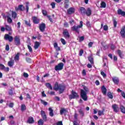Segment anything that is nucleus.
<instances>
[{
	"mask_svg": "<svg viewBox=\"0 0 125 125\" xmlns=\"http://www.w3.org/2000/svg\"><path fill=\"white\" fill-rule=\"evenodd\" d=\"M66 89V85L62 84H58V82H56L54 87V90L56 91L59 90V94H62Z\"/></svg>",
	"mask_w": 125,
	"mask_h": 125,
	"instance_id": "obj_1",
	"label": "nucleus"
},
{
	"mask_svg": "<svg viewBox=\"0 0 125 125\" xmlns=\"http://www.w3.org/2000/svg\"><path fill=\"white\" fill-rule=\"evenodd\" d=\"M83 89H81L80 92V96L84 101H87V92L89 91L88 88L86 86L83 87Z\"/></svg>",
	"mask_w": 125,
	"mask_h": 125,
	"instance_id": "obj_2",
	"label": "nucleus"
},
{
	"mask_svg": "<svg viewBox=\"0 0 125 125\" xmlns=\"http://www.w3.org/2000/svg\"><path fill=\"white\" fill-rule=\"evenodd\" d=\"M83 21H81L80 22V25H74L73 26L71 27V30L72 32H75L77 34H80V29L83 28Z\"/></svg>",
	"mask_w": 125,
	"mask_h": 125,
	"instance_id": "obj_3",
	"label": "nucleus"
},
{
	"mask_svg": "<svg viewBox=\"0 0 125 125\" xmlns=\"http://www.w3.org/2000/svg\"><path fill=\"white\" fill-rule=\"evenodd\" d=\"M71 94L69 95V98L70 100H72V99H76V98H79L80 96L76 91L72 90L71 92Z\"/></svg>",
	"mask_w": 125,
	"mask_h": 125,
	"instance_id": "obj_4",
	"label": "nucleus"
},
{
	"mask_svg": "<svg viewBox=\"0 0 125 125\" xmlns=\"http://www.w3.org/2000/svg\"><path fill=\"white\" fill-rule=\"evenodd\" d=\"M63 68H64V63L63 62H60L58 65L55 66V70L56 71H61L63 70Z\"/></svg>",
	"mask_w": 125,
	"mask_h": 125,
	"instance_id": "obj_5",
	"label": "nucleus"
},
{
	"mask_svg": "<svg viewBox=\"0 0 125 125\" xmlns=\"http://www.w3.org/2000/svg\"><path fill=\"white\" fill-rule=\"evenodd\" d=\"M14 43L15 45L19 46L21 44V42L20 41V37L19 36H15L14 37Z\"/></svg>",
	"mask_w": 125,
	"mask_h": 125,
	"instance_id": "obj_6",
	"label": "nucleus"
},
{
	"mask_svg": "<svg viewBox=\"0 0 125 125\" xmlns=\"http://www.w3.org/2000/svg\"><path fill=\"white\" fill-rule=\"evenodd\" d=\"M4 39L5 41H9L10 42H13V37L9 35V34H5L4 36Z\"/></svg>",
	"mask_w": 125,
	"mask_h": 125,
	"instance_id": "obj_7",
	"label": "nucleus"
},
{
	"mask_svg": "<svg viewBox=\"0 0 125 125\" xmlns=\"http://www.w3.org/2000/svg\"><path fill=\"white\" fill-rule=\"evenodd\" d=\"M15 9L16 11H24L25 10V7H24L23 4H20L18 7H15Z\"/></svg>",
	"mask_w": 125,
	"mask_h": 125,
	"instance_id": "obj_8",
	"label": "nucleus"
},
{
	"mask_svg": "<svg viewBox=\"0 0 125 125\" xmlns=\"http://www.w3.org/2000/svg\"><path fill=\"white\" fill-rule=\"evenodd\" d=\"M41 115L42 119V121H43L44 122H46L47 121V117L46 116L45 112L43 110H41Z\"/></svg>",
	"mask_w": 125,
	"mask_h": 125,
	"instance_id": "obj_9",
	"label": "nucleus"
},
{
	"mask_svg": "<svg viewBox=\"0 0 125 125\" xmlns=\"http://www.w3.org/2000/svg\"><path fill=\"white\" fill-rule=\"evenodd\" d=\"M45 28H46L45 23H42L39 24V30H40L41 32H44L45 30Z\"/></svg>",
	"mask_w": 125,
	"mask_h": 125,
	"instance_id": "obj_10",
	"label": "nucleus"
},
{
	"mask_svg": "<svg viewBox=\"0 0 125 125\" xmlns=\"http://www.w3.org/2000/svg\"><path fill=\"white\" fill-rule=\"evenodd\" d=\"M112 108L114 112H115V113H118V112L120 111V108L119 107V105H118V104H112Z\"/></svg>",
	"mask_w": 125,
	"mask_h": 125,
	"instance_id": "obj_11",
	"label": "nucleus"
},
{
	"mask_svg": "<svg viewBox=\"0 0 125 125\" xmlns=\"http://www.w3.org/2000/svg\"><path fill=\"white\" fill-rule=\"evenodd\" d=\"M63 35L65 39H70V34L67 29H65L63 31Z\"/></svg>",
	"mask_w": 125,
	"mask_h": 125,
	"instance_id": "obj_12",
	"label": "nucleus"
},
{
	"mask_svg": "<svg viewBox=\"0 0 125 125\" xmlns=\"http://www.w3.org/2000/svg\"><path fill=\"white\" fill-rule=\"evenodd\" d=\"M75 10L74 7H70L67 10V14L69 15L73 14V13H75Z\"/></svg>",
	"mask_w": 125,
	"mask_h": 125,
	"instance_id": "obj_13",
	"label": "nucleus"
},
{
	"mask_svg": "<svg viewBox=\"0 0 125 125\" xmlns=\"http://www.w3.org/2000/svg\"><path fill=\"white\" fill-rule=\"evenodd\" d=\"M91 13H92V11H91V9L90 8H87L85 12V15L86 16H90L91 15Z\"/></svg>",
	"mask_w": 125,
	"mask_h": 125,
	"instance_id": "obj_14",
	"label": "nucleus"
},
{
	"mask_svg": "<svg viewBox=\"0 0 125 125\" xmlns=\"http://www.w3.org/2000/svg\"><path fill=\"white\" fill-rule=\"evenodd\" d=\"M112 82H113L114 84L118 85V84H119V83H120V80L118 77H115L112 78Z\"/></svg>",
	"mask_w": 125,
	"mask_h": 125,
	"instance_id": "obj_15",
	"label": "nucleus"
},
{
	"mask_svg": "<svg viewBox=\"0 0 125 125\" xmlns=\"http://www.w3.org/2000/svg\"><path fill=\"white\" fill-rule=\"evenodd\" d=\"M120 34L123 38L125 37V25H124L121 29Z\"/></svg>",
	"mask_w": 125,
	"mask_h": 125,
	"instance_id": "obj_16",
	"label": "nucleus"
},
{
	"mask_svg": "<svg viewBox=\"0 0 125 125\" xmlns=\"http://www.w3.org/2000/svg\"><path fill=\"white\" fill-rule=\"evenodd\" d=\"M32 20L34 24H39V23H40V19H39L37 17L34 16L32 17Z\"/></svg>",
	"mask_w": 125,
	"mask_h": 125,
	"instance_id": "obj_17",
	"label": "nucleus"
},
{
	"mask_svg": "<svg viewBox=\"0 0 125 125\" xmlns=\"http://www.w3.org/2000/svg\"><path fill=\"white\" fill-rule=\"evenodd\" d=\"M86 9H85V8L83 7H80V12H81V14L82 15H85V11Z\"/></svg>",
	"mask_w": 125,
	"mask_h": 125,
	"instance_id": "obj_18",
	"label": "nucleus"
},
{
	"mask_svg": "<svg viewBox=\"0 0 125 125\" xmlns=\"http://www.w3.org/2000/svg\"><path fill=\"white\" fill-rule=\"evenodd\" d=\"M27 123L29 124H34L35 123V120H34V118L32 117H29L27 121Z\"/></svg>",
	"mask_w": 125,
	"mask_h": 125,
	"instance_id": "obj_19",
	"label": "nucleus"
},
{
	"mask_svg": "<svg viewBox=\"0 0 125 125\" xmlns=\"http://www.w3.org/2000/svg\"><path fill=\"white\" fill-rule=\"evenodd\" d=\"M54 47L55 48L56 51H60L61 50V48L60 47L58 46V43L57 42H55L53 44Z\"/></svg>",
	"mask_w": 125,
	"mask_h": 125,
	"instance_id": "obj_20",
	"label": "nucleus"
},
{
	"mask_svg": "<svg viewBox=\"0 0 125 125\" xmlns=\"http://www.w3.org/2000/svg\"><path fill=\"white\" fill-rule=\"evenodd\" d=\"M101 89L103 94H104V95H106L107 94V89H106V87H105L104 85H103Z\"/></svg>",
	"mask_w": 125,
	"mask_h": 125,
	"instance_id": "obj_21",
	"label": "nucleus"
},
{
	"mask_svg": "<svg viewBox=\"0 0 125 125\" xmlns=\"http://www.w3.org/2000/svg\"><path fill=\"white\" fill-rule=\"evenodd\" d=\"M117 13L119 15H121L122 16H125V12L123 11L122 9H119L117 11Z\"/></svg>",
	"mask_w": 125,
	"mask_h": 125,
	"instance_id": "obj_22",
	"label": "nucleus"
},
{
	"mask_svg": "<svg viewBox=\"0 0 125 125\" xmlns=\"http://www.w3.org/2000/svg\"><path fill=\"white\" fill-rule=\"evenodd\" d=\"M68 113V110L64 108H62L60 110V115H63V114H66Z\"/></svg>",
	"mask_w": 125,
	"mask_h": 125,
	"instance_id": "obj_23",
	"label": "nucleus"
},
{
	"mask_svg": "<svg viewBox=\"0 0 125 125\" xmlns=\"http://www.w3.org/2000/svg\"><path fill=\"white\" fill-rule=\"evenodd\" d=\"M14 65V60H12L11 59V60L8 62V66H9V67H13Z\"/></svg>",
	"mask_w": 125,
	"mask_h": 125,
	"instance_id": "obj_24",
	"label": "nucleus"
},
{
	"mask_svg": "<svg viewBox=\"0 0 125 125\" xmlns=\"http://www.w3.org/2000/svg\"><path fill=\"white\" fill-rule=\"evenodd\" d=\"M5 30L8 32H12V28H11V26L8 25H5Z\"/></svg>",
	"mask_w": 125,
	"mask_h": 125,
	"instance_id": "obj_25",
	"label": "nucleus"
},
{
	"mask_svg": "<svg viewBox=\"0 0 125 125\" xmlns=\"http://www.w3.org/2000/svg\"><path fill=\"white\" fill-rule=\"evenodd\" d=\"M4 17H5V18H7V22L9 23L10 24L12 23V19H11V18H10L9 16H4Z\"/></svg>",
	"mask_w": 125,
	"mask_h": 125,
	"instance_id": "obj_26",
	"label": "nucleus"
},
{
	"mask_svg": "<svg viewBox=\"0 0 125 125\" xmlns=\"http://www.w3.org/2000/svg\"><path fill=\"white\" fill-rule=\"evenodd\" d=\"M49 111H50L49 113V116H50V117H53V116H54V113H53V109H52L51 107H49Z\"/></svg>",
	"mask_w": 125,
	"mask_h": 125,
	"instance_id": "obj_27",
	"label": "nucleus"
},
{
	"mask_svg": "<svg viewBox=\"0 0 125 125\" xmlns=\"http://www.w3.org/2000/svg\"><path fill=\"white\" fill-rule=\"evenodd\" d=\"M88 60L91 64H94V62H93V57H92V56H89L88 57Z\"/></svg>",
	"mask_w": 125,
	"mask_h": 125,
	"instance_id": "obj_28",
	"label": "nucleus"
},
{
	"mask_svg": "<svg viewBox=\"0 0 125 125\" xmlns=\"http://www.w3.org/2000/svg\"><path fill=\"white\" fill-rule=\"evenodd\" d=\"M12 17L14 19H16L17 17V13L15 11H12Z\"/></svg>",
	"mask_w": 125,
	"mask_h": 125,
	"instance_id": "obj_29",
	"label": "nucleus"
},
{
	"mask_svg": "<svg viewBox=\"0 0 125 125\" xmlns=\"http://www.w3.org/2000/svg\"><path fill=\"white\" fill-rule=\"evenodd\" d=\"M78 112L82 117H84V112H83L82 108L79 109Z\"/></svg>",
	"mask_w": 125,
	"mask_h": 125,
	"instance_id": "obj_30",
	"label": "nucleus"
},
{
	"mask_svg": "<svg viewBox=\"0 0 125 125\" xmlns=\"http://www.w3.org/2000/svg\"><path fill=\"white\" fill-rule=\"evenodd\" d=\"M34 47L35 49H38V48H39V47H40V42H35Z\"/></svg>",
	"mask_w": 125,
	"mask_h": 125,
	"instance_id": "obj_31",
	"label": "nucleus"
},
{
	"mask_svg": "<svg viewBox=\"0 0 125 125\" xmlns=\"http://www.w3.org/2000/svg\"><path fill=\"white\" fill-rule=\"evenodd\" d=\"M117 53L119 56V57H120V58H123V52H122V51L120 49L117 50Z\"/></svg>",
	"mask_w": 125,
	"mask_h": 125,
	"instance_id": "obj_32",
	"label": "nucleus"
},
{
	"mask_svg": "<svg viewBox=\"0 0 125 125\" xmlns=\"http://www.w3.org/2000/svg\"><path fill=\"white\" fill-rule=\"evenodd\" d=\"M45 85L47 88H49V89L52 90V86L51 85L50 83H46Z\"/></svg>",
	"mask_w": 125,
	"mask_h": 125,
	"instance_id": "obj_33",
	"label": "nucleus"
},
{
	"mask_svg": "<svg viewBox=\"0 0 125 125\" xmlns=\"http://www.w3.org/2000/svg\"><path fill=\"white\" fill-rule=\"evenodd\" d=\"M107 96L110 99H113V94H112L111 92H108L107 93Z\"/></svg>",
	"mask_w": 125,
	"mask_h": 125,
	"instance_id": "obj_34",
	"label": "nucleus"
},
{
	"mask_svg": "<svg viewBox=\"0 0 125 125\" xmlns=\"http://www.w3.org/2000/svg\"><path fill=\"white\" fill-rule=\"evenodd\" d=\"M101 7H102V8H105L106 7V2L102 1L101 3Z\"/></svg>",
	"mask_w": 125,
	"mask_h": 125,
	"instance_id": "obj_35",
	"label": "nucleus"
},
{
	"mask_svg": "<svg viewBox=\"0 0 125 125\" xmlns=\"http://www.w3.org/2000/svg\"><path fill=\"white\" fill-rule=\"evenodd\" d=\"M120 110L124 114H125V106H123V105H121L120 106Z\"/></svg>",
	"mask_w": 125,
	"mask_h": 125,
	"instance_id": "obj_36",
	"label": "nucleus"
},
{
	"mask_svg": "<svg viewBox=\"0 0 125 125\" xmlns=\"http://www.w3.org/2000/svg\"><path fill=\"white\" fill-rule=\"evenodd\" d=\"M42 14H43V16H48L49 15H47V11L45 10H42Z\"/></svg>",
	"mask_w": 125,
	"mask_h": 125,
	"instance_id": "obj_37",
	"label": "nucleus"
},
{
	"mask_svg": "<svg viewBox=\"0 0 125 125\" xmlns=\"http://www.w3.org/2000/svg\"><path fill=\"white\" fill-rule=\"evenodd\" d=\"M24 24H25V25H26V26H28V27H31V24L30 23V20L28 21L26 20H24Z\"/></svg>",
	"mask_w": 125,
	"mask_h": 125,
	"instance_id": "obj_38",
	"label": "nucleus"
},
{
	"mask_svg": "<svg viewBox=\"0 0 125 125\" xmlns=\"http://www.w3.org/2000/svg\"><path fill=\"white\" fill-rule=\"evenodd\" d=\"M26 13H28L29 12V2H26Z\"/></svg>",
	"mask_w": 125,
	"mask_h": 125,
	"instance_id": "obj_39",
	"label": "nucleus"
},
{
	"mask_svg": "<svg viewBox=\"0 0 125 125\" xmlns=\"http://www.w3.org/2000/svg\"><path fill=\"white\" fill-rule=\"evenodd\" d=\"M19 59V53H18L15 56L14 59L16 61H18Z\"/></svg>",
	"mask_w": 125,
	"mask_h": 125,
	"instance_id": "obj_40",
	"label": "nucleus"
},
{
	"mask_svg": "<svg viewBox=\"0 0 125 125\" xmlns=\"http://www.w3.org/2000/svg\"><path fill=\"white\" fill-rule=\"evenodd\" d=\"M26 110V105L25 104H21V111H25Z\"/></svg>",
	"mask_w": 125,
	"mask_h": 125,
	"instance_id": "obj_41",
	"label": "nucleus"
},
{
	"mask_svg": "<svg viewBox=\"0 0 125 125\" xmlns=\"http://www.w3.org/2000/svg\"><path fill=\"white\" fill-rule=\"evenodd\" d=\"M43 120L40 119L38 121V125H43Z\"/></svg>",
	"mask_w": 125,
	"mask_h": 125,
	"instance_id": "obj_42",
	"label": "nucleus"
},
{
	"mask_svg": "<svg viewBox=\"0 0 125 125\" xmlns=\"http://www.w3.org/2000/svg\"><path fill=\"white\" fill-rule=\"evenodd\" d=\"M113 26L114 28H117V24H118V22L116 21L115 19H113Z\"/></svg>",
	"mask_w": 125,
	"mask_h": 125,
	"instance_id": "obj_43",
	"label": "nucleus"
},
{
	"mask_svg": "<svg viewBox=\"0 0 125 125\" xmlns=\"http://www.w3.org/2000/svg\"><path fill=\"white\" fill-rule=\"evenodd\" d=\"M41 102L42 104H43L44 106H46L47 105V102L43 101V100H41Z\"/></svg>",
	"mask_w": 125,
	"mask_h": 125,
	"instance_id": "obj_44",
	"label": "nucleus"
},
{
	"mask_svg": "<svg viewBox=\"0 0 125 125\" xmlns=\"http://www.w3.org/2000/svg\"><path fill=\"white\" fill-rule=\"evenodd\" d=\"M61 42L63 45H65V44H66V41H65V39L63 38L61 39Z\"/></svg>",
	"mask_w": 125,
	"mask_h": 125,
	"instance_id": "obj_45",
	"label": "nucleus"
},
{
	"mask_svg": "<svg viewBox=\"0 0 125 125\" xmlns=\"http://www.w3.org/2000/svg\"><path fill=\"white\" fill-rule=\"evenodd\" d=\"M86 25L88 28H91V25L90 24V22L89 21H87L86 22Z\"/></svg>",
	"mask_w": 125,
	"mask_h": 125,
	"instance_id": "obj_46",
	"label": "nucleus"
},
{
	"mask_svg": "<svg viewBox=\"0 0 125 125\" xmlns=\"http://www.w3.org/2000/svg\"><path fill=\"white\" fill-rule=\"evenodd\" d=\"M0 70H4V69H5V66H4V65L0 63Z\"/></svg>",
	"mask_w": 125,
	"mask_h": 125,
	"instance_id": "obj_47",
	"label": "nucleus"
},
{
	"mask_svg": "<svg viewBox=\"0 0 125 125\" xmlns=\"http://www.w3.org/2000/svg\"><path fill=\"white\" fill-rule=\"evenodd\" d=\"M47 18H48L49 21L51 22V23H53V20H52V18H51V16L49 15V16H47Z\"/></svg>",
	"mask_w": 125,
	"mask_h": 125,
	"instance_id": "obj_48",
	"label": "nucleus"
},
{
	"mask_svg": "<svg viewBox=\"0 0 125 125\" xmlns=\"http://www.w3.org/2000/svg\"><path fill=\"white\" fill-rule=\"evenodd\" d=\"M27 47L29 49V52H33V48L29 45H27Z\"/></svg>",
	"mask_w": 125,
	"mask_h": 125,
	"instance_id": "obj_49",
	"label": "nucleus"
},
{
	"mask_svg": "<svg viewBox=\"0 0 125 125\" xmlns=\"http://www.w3.org/2000/svg\"><path fill=\"white\" fill-rule=\"evenodd\" d=\"M74 119L75 120V121H78V113H74Z\"/></svg>",
	"mask_w": 125,
	"mask_h": 125,
	"instance_id": "obj_50",
	"label": "nucleus"
},
{
	"mask_svg": "<svg viewBox=\"0 0 125 125\" xmlns=\"http://www.w3.org/2000/svg\"><path fill=\"white\" fill-rule=\"evenodd\" d=\"M83 41H84V36H81L79 38V42H83Z\"/></svg>",
	"mask_w": 125,
	"mask_h": 125,
	"instance_id": "obj_51",
	"label": "nucleus"
},
{
	"mask_svg": "<svg viewBox=\"0 0 125 125\" xmlns=\"http://www.w3.org/2000/svg\"><path fill=\"white\" fill-rule=\"evenodd\" d=\"M26 61L27 62V63H31V62H32V59H31L30 58H27L26 59Z\"/></svg>",
	"mask_w": 125,
	"mask_h": 125,
	"instance_id": "obj_52",
	"label": "nucleus"
},
{
	"mask_svg": "<svg viewBox=\"0 0 125 125\" xmlns=\"http://www.w3.org/2000/svg\"><path fill=\"white\" fill-rule=\"evenodd\" d=\"M64 7L67 9L69 7V3H64Z\"/></svg>",
	"mask_w": 125,
	"mask_h": 125,
	"instance_id": "obj_53",
	"label": "nucleus"
},
{
	"mask_svg": "<svg viewBox=\"0 0 125 125\" xmlns=\"http://www.w3.org/2000/svg\"><path fill=\"white\" fill-rule=\"evenodd\" d=\"M92 45H93V42H90L88 44V46L89 48H90V47H92Z\"/></svg>",
	"mask_w": 125,
	"mask_h": 125,
	"instance_id": "obj_54",
	"label": "nucleus"
},
{
	"mask_svg": "<svg viewBox=\"0 0 125 125\" xmlns=\"http://www.w3.org/2000/svg\"><path fill=\"white\" fill-rule=\"evenodd\" d=\"M101 75L103 76L104 78H105L106 77V73L104 72V71L101 72Z\"/></svg>",
	"mask_w": 125,
	"mask_h": 125,
	"instance_id": "obj_55",
	"label": "nucleus"
},
{
	"mask_svg": "<svg viewBox=\"0 0 125 125\" xmlns=\"http://www.w3.org/2000/svg\"><path fill=\"white\" fill-rule=\"evenodd\" d=\"M99 116H102V115H104L103 113V111L99 110L98 113Z\"/></svg>",
	"mask_w": 125,
	"mask_h": 125,
	"instance_id": "obj_56",
	"label": "nucleus"
},
{
	"mask_svg": "<svg viewBox=\"0 0 125 125\" xmlns=\"http://www.w3.org/2000/svg\"><path fill=\"white\" fill-rule=\"evenodd\" d=\"M83 54V50L81 49L79 53V56H82Z\"/></svg>",
	"mask_w": 125,
	"mask_h": 125,
	"instance_id": "obj_57",
	"label": "nucleus"
},
{
	"mask_svg": "<svg viewBox=\"0 0 125 125\" xmlns=\"http://www.w3.org/2000/svg\"><path fill=\"white\" fill-rule=\"evenodd\" d=\"M48 93H49L50 95H55V92L54 91H51V92L48 91Z\"/></svg>",
	"mask_w": 125,
	"mask_h": 125,
	"instance_id": "obj_58",
	"label": "nucleus"
},
{
	"mask_svg": "<svg viewBox=\"0 0 125 125\" xmlns=\"http://www.w3.org/2000/svg\"><path fill=\"white\" fill-rule=\"evenodd\" d=\"M115 48H116V46H115V45H114V44H111V49H112V50H114Z\"/></svg>",
	"mask_w": 125,
	"mask_h": 125,
	"instance_id": "obj_59",
	"label": "nucleus"
},
{
	"mask_svg": "<svg viewBox=\"0 0 125 125\" xmlns=\"http://www.w3.org/2000/svg\"><path fill=\"white\" fill-rule=\"evenodd\" d=\"M83 76H86V72L85 71V69H83L82 71Z\"/></svg>",
	"mask_w": 125,
	"mask_h": 125,
	"instance_id": "obj_60",
	"label": "nucleus"
},
{
	"mask_svg": "<svg viewBox=\"0 0 125 125\" xmlns=\"http://www.w3.org/2000/svg\"><path fill=\"white\" fill-rule=\"evenodd\" d=\"M5 50L6 51H9V45H8V44L6 45Z\"/></svg>",
	"mask_w": 125,
	"mask_h": 125,
	"instance_id": "obj_61",
	"label": "nucleus"
},
{
	"mask_svg": "<svg viewBox=\"0 0 125 125\" xmlns=\"http://www.w3.org/2000/svg\"><path fill=\"white\" fill-rule=\"evenodd\" d=\"M104 31H107L108 30V26L107 25L104 26Z\"/></svg>",
	"mask_w": 125,
	"mask_h": 125,
	"instance_id": "obj_62",
	"label": "nucleus"
},
{
	"mask_svg": "<svg viewBox=\"0 0 125 125\" xmlns=\"http://www.w3.org/2000/svg\"><path fill=\"white\" fill-rule=\"evenodd\" d=\"M51 5L52 6V8H55V2H52L51 3Z\"/></svg>",
	"mask_w": 125,
	"mask_h": 125,
	"instance_id": "obj_63",
	"label": "nucleus"
},
{
	"mask_svg": "<svg viewBox=\"0 0 125 125\" xmlns=\"http://www.w3.org/2000/svg\"><path fill=\"white\" fill-rule=\"evenodd\" d=\"M57 125H63L62 121H59L57 123Z\"/></svg>",
	"mask_w": 125,
	"mask_h": 125,
	"instance_id": "obj_64",
	"label": "nucleus"
}]
</instances>
